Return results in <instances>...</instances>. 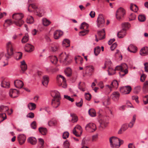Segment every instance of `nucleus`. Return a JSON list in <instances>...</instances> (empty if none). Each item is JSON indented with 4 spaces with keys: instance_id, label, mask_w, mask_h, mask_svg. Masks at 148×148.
I'll list each match as a JSON object with an SVG mask.
<instances>
[{
    "instance_id": "46",
    "label": "nucleus",
    "mask_w": 148,
    "mask_h": 148,
    "mask_svg": "<svg viewBox=\"0 0 148 148\" xmlns=\"http://www.w3.org/2000/svg\"><path fill=\"white\" fill-rule=\"evenodd\" d=\"M6 119V116L5 113L0 114V123Z\"/></svg>"
},
{
    "instance_id": "61",
    "label": "nucleus",
    "mask_w": 148,
    "mask_h": 148,
    "mask_svg": "<svg viewBox=\"0 0 148 148\" xmlns=\"http://www.w3.org/2000/svg\"><path fill=\"white\" fill-rule=\"evenodd\" d=\"M38 140L40 144L41 145V147L42 148H43V146L44 143V140L42 138H39L38 139Z\"/></svg>"
},
{
    "instance_id": "23",
    "label": "nucleus",
    "mask_w": 148,
    "mask_h": 148,
    "mask_svg": "<svg viewBox=\"0 0 148 148\" xmlns=\"http://www.w3.org/2000/svg\"><path fill=\"white\" fill-rule=\"evenodd\" d=\"M20 67L22 71L23 72L25 71L27 69V65L24 60H23L21 62Z\"/></svg>"
},
{
    "instance_id": "13",
    "label": "nucleus",
    "mask_w": 148,
    "mask_h": 148,
    "mask_svg": "<svg viewBox=\"0 0 148 148\" xmlns=\"http://www.w3.org/2000/svg\"><path fill=\"white\" fill-rule=\"evenodd\" d=\"M120 96V94L118 92H113L111 95L112 99L115 101H118Z\"/></svg>"
},
{
    "instance_id": "9",
    "label": "nucleus",
    "mask_w": 148,
    "mask_h": 148,
    "mask_svg": "<svg viewBox=\"0 0 148 148\" xmlns=\"http://www.w3.org/2000/svg\"><path fill=\"white\" fill-rule=\"evenodd\" d=\"M105 23V21L102 14H99L97 18V25L98 27H103Z\"/></svg>"
},
{
    "instance_id": "37",
    "label": "nucleus",
    "mask_w": 148,
    "mask_h": 148,
    "mask_svg": "<svg viewBox=\"0 0 148 148\" xmlns=\"http://www.w3.org/2000/svg\"><path fill=\"white\" fill-rule=\"evenodd\" d=\"M51 61V62L54 64L57 63L58 61V59L55 56H51L49 57Z\"/></svg>"
},
{
    "instance_id": "20",
    "label": "nucleus",
    "mask_w": 148,
    "mask_h": 148,
    "mask_svg": "<svg viewBox=\"0 0 148 148\" xmlns=\"http://www.w3.org/2000/svg\"><path fill=\"white\" fill-rule=\"evenodd\" d=\"M18 140L19 144L22 145L25 141L26 136L23 134H20L18 137Z\"/></svg>"
},
{
    "instance_id": "41",
    "label": "nucleus",
    "mask_w": 148,
    "mask_h": 148,
    "mask_svg": "<svg viewBox=\"0 0 148 148\" xmlns=\"http://www.w3.org/2000/svg\"><path fill=\"white\" fill-rule=\"evenodd\" d=\"M101 51V49L99 46H97L94 49V53L96 56H97L100 53Z\"/></svg>"
},
{
    "instance_id": "55",
    "label": "nucleus",
    "mask_w": 148,
    "mask_h": 148,
    "mask_svg": "<svg viewBox=\"0 0 148 148\" xmlns=\"http://www.w3.org/2000/svg\"><path fill=\"white\" fill-rule=\"evenodd\" d=\"M69 136V133L67 132H64L63 134L62 137L64 139H66Z\"/></svg>"
},
{
    "instance_id": "22",
    "label": "nucleus",
    "mask_w": 148,
    "mask_h": 148,
    "mask_svg": "<svg viewBox=\"0 0 148 148\" xmlns=\"http://www.w3.org/2000/svg\"><path fill=\"white\" fill-rule=\"evenodd\" d=\"M1 86L2 87L8 88L9 87L10 84L8 82H6L4 80V77H2L1 78Z\"/></svg>"
},
{
    "instance_id": "10",
    "label": "nucleus",
    "mask_w": 148,
    "mask_h": 148,
    "mask_svg": "<svg viewBox=\"0 0 148 148\" xmlns=\"http://www.w3.org/2000/svg\"><path fill=\"white\" fill-rule=\"evenodd\" d=\"M85 129L87 131L89 132H93L96 130V127L95 124L92 123H90L86 125Z\"/></svg>"
},
{
    "instance_id": "12",
    "label": "nucleus",
    "mask_w": 148,
    "mask_h": 148,
    "mask_svg": "<svg viewBox=\"0 0 148 148\" xmlns=\"http://www.w3.org/2000/svg\"><path fill=\"white\" fill-rule=\"evenodd\" d=\"M19 91L16 89H11L10 90L9 94L12 97L15 98L18 96Z\"/></svg>"
},
{
    "instance_id": "40",
    "label": "nucleus",
    "mask_w": 148,
    "mask_h": 148,
    "mask_svg": "<svg viewBox=\"0 0 148 148\" xmlns=\"http://www.w3.org/2000/svg\"><path fill=\"white\" fill-rule=\"evenodd\" d=\"M38 130L39 132L43 135H45L47 133V130L46 128L40 127Z\"/></svg>"
},
{
    "instance_id": "16",
    "label": "nucleus",
    "mask_w": 148,
    "mask_h": 148,
    "mask_svg": "<svg viewBox=\"0 0 148 148\" xmlns=\"http://www.w3.org/2000/svg\"><path fill=\"white\" fill-rule=\"evenodd\" d=\"M49 80V77L47 75L44 76L42 80V84L45 87H47Z\"/></svg>"
},
{
    "instance_id": "53",
    "label": "nucleus",
    "mask_w": 148,
    "mask_h": 148,
    "mask_svg": "<svg viewBox=\"0 0 148 148\" xmlns=\"http://www.w3.org/2000/svg\"><path fill=\"white\" fill-rule=\"evenodd\" d=\"M23 53L22 52H18L17 54V58L16 59L17 60H19L22 58Z\"/></svg>"
},
{
    "instance_id": "30",
    "label": "nucleus",
    "mask_w": 148,
    "mask_h": 148,
    "mask_svg": "<svg viewBox=\"0 0 148 148\" xmlns=\"http://www.w3.org/2000/svg\"><path fill=\"white\" fill-rule=\"evenodd\" d=\"M100 128L103 129L107 126L108 124V122L104 120H103L100 121Z\"/></svg>"
},
{
    "instance_id": "27",
    "label": "nucleus",
    "mask_w": 148,
    "mask_h": 148,
    "mask_svg": "<svg viewBox=\"0 0 148 148\" xmlns=\"http://www.w3.org/2000/svg\"><path fill=\"white\" fill-rule=\"evenodd\" d=\"M36 14L40 17H41L43 15L44 13V10L42 8H38L35 12Z\"/></svg>"
},
{
    "instance_id": "57",
    "label": "nucleus",
    "mask_w": 148,
    "mask_h": 148,
    "mask_svg": "<svg viewBox=\"0 0 148 148\" xmlns=\"http://www.w3.org/2000/svg\"><path fill=\"white\" fill-rule=\"evenodd\" d=\"M136 18V16L134 14H130L129 17V20L130 21H132L134 20Z\"/></svg>"
},
{
    "instance_id": "58",
    "label": "nucleus",
    "mask_w": 148,
    "mask_h": 148,
    "mask_svg": "<svg viewBox=\"0 0 148 148\" xmlns=\"http://www.w3.org/2000/svg\"><path fill=\"white\" fill-rule=\"evenodd\" d=\"M64 98L66 99H67L71 101V102H73L74 101L73 99L71 98L70 96L67 95H64Z\"/></svg>"
},
{
    "instance_id": "14",
    "label": "nucleus",
    "mask_w": 148,
    "mask_h": 148,
    "mask_svg": "<svg viewBox=\"0 0 148 148\" xmlns=\"http://www.w3.org/2000/svg\"><path fill=\"white\" fill-rule=\"evenodd\" d=\"M97 34L99 40H102L105 38L106 33L104 29H103L101 30L98 31Z\"/></svg>"
},
{
    "instance_id": "17",
    "label": "nucleus",
    "mask_w": 148,
    "mask_h": 148,
    "mask_svg": "<svg viewBox=\"0 0 148 148\" xmlns=\"http://www.w3.org/2000/svg\"><path fill=\"white\" fill-rule=\"evenodd\" d=\"M112 64V62L110 60H107L105 62L104 65H106L108 67V74L110 75H112L113 74L112 73H110V71L113 69L110 67Z\"/></svg>"
},
{
    "instance_id": "18",
    "label": "nucleus",
    "mask_w": 148,
    "mask_h": 148,
    "mask_svg": "<svg viewBox=\"0 0 148 148\" xmlns=\"http://www.w3.org/2000/svg\"><path fill=\"white\" fill-rule=\"evenodd\" d=\"M25 51L28 52H31L34 51V47L32 45L27 44L25 47Z\"/></svg>"
},
{
    "instance_id": "50",
    "label": "nucleus",
    "mask_w": 148,
    "mask_h": 148,
    "mask_svg": "<svg viewBox=\"0 0 148 148\" xmlns=\"http://www.w3.org/2000/svg\"><path fill=\"white\" fill-rule=\"evenodd\" d=\"M122 26L123 29H125V31H126L127 29L129 28L130 24L128 23H123L122 24Z\"/></svg>"
},
{
    "instance_id": "56",
    "label": "nucleus",
    "mask_w": 148,
    "mask_h": 148,
    "mask_svg": "<svg viewBox=\"0 0 148 148\" xmlns=\"http://www.w3.org/2000/svg\"><path fill=\"white\" fill-rule=\"evenodd\" d=\"M64 148H68L69 146V143L67 140H66L64 143Z\"/></svg>"
},
{
    "instance_id": "45",
    "label": "nucleus",
    "mask_w": 148,
    "mask_h": 148,
    "mask_svg": "<svg viewBox=\"0 0 148 148\" xmlns=\"http://www.w3.org/2000/svg\"><path fill=\"white\" fill-rule=\"evenodd\" d=\"M8 108L7 106L1 105L0 106V112H5L8 111Z\"/></svg>"
},
{
    "instance_id": "21",
    "label": "nucleus",
    "mask_w": 148,
    "mask_h": 148,
    "mask_svg": "<svg viewBox=\"0 0 148 148\" xmlns=\"http://www.w3.org/2000/svg\"><path fill=\"white\" fill-rule=\"evenodd\" d=\"M14 84L16 87L19 88H21L23 85V82L18 79L14 81Z\"/></svg>"
},
{
    "instance_id": "39",
    "label": "nucleus",
    "mask_w": 148,
    "mask_h": 148,
    "mask_svg": "<svg viewBox=\"0 0 148 148\" xmlns=\"http://www.w3.org/2000/svg\"><path fill=\"white\" fill-rule=\"evenodd\" d=\"M65 74L68 77H70L72 74L71 69L69 68H67L64 70Z\"/></svg>"
},
{
    "instance_id": "44",
    "label": "nucleus",
    "mask_w": 148,
    "mask_h": 148,
    "mask_svg": "<svg viewBox=\"0 0 148 148\" xmlns=\"http://www.w3.org/2000/svg\"><path fill=\"white\" fill-rule=\"evenodd\" d=\"M90 115L92 117H95L96 116V113L95 110L93 109H90L88 111Z\"/></svg>"
},
{
    "instance_id": "62",
    "label": "nucleus",
    "mask_w": 148,
    "mask_h": 148,
    "mask_svg": "<svg viewBox=\"0 0 148 148\" xmlns=\"http://www.w3.org/2000/svg\"><path fill=\"white\" fill-rule=\"evenodd\" d=\"M36 122L35 121H33L31 124V126L32 128L35 129L36 127Z\"/></svg>"
},
{
    "instance_id": "5",
    "label": "nucleus",
    "mask_w": 148,
    "mask_h": 148,
    "mask_svg": "<svg viewBox=\"0 0 148 148\" xmlns=\"http://www.w3.org/2000/svg\"><path fill=\"white\" fill-rule=\"evenodd\" d=\"M110 146L112 148H118L119 145H118L119 138L114 136H112L109 138Z\"/></svg>"
},
{
    "instance_id": "43",
    "label": "nucleus",
    "mask_w": 148,
    "mask_h": 148,
    "mask_svg": "<svg viewBox=\"0 0 148 148\" xmlns=\"http://www.w3.org/2000/svg\"><path fill=\"white\" fill-rule=\"evenodd\" d=\"M71 116L72 117L71 121L72 123L76 122L78 120L77 116L74 114H71Z\"/></svg>"
},
{
    "instance_id": "6",
    "label": "nucleus",
    "mask_w": 148,
    "mask_h": 148,
    "mask_svg": "<svg viewBox=\"0 0 148 148\" xmlns=\"http://www.w3.org/2000/svg\"><path fill=\"white\" fill-rule=\"evenodd\" d=\"M125 14L124 10L121 8H119L116 12V16L118 20L122 19L124 15Z\"/></svg>"
},
{
    "instance_id": "4",
    "label": "nucleus",
    "mask_w": 148,
    "mask_h": 148,
    "mask_svg": "<svg viewBox=\"0 0 148 148\" xmlns=\"http://www.w3.org/2000/svg\"><path fill=\"white\" fill-rule=\"evenodd\" d=\"M69 56L66 54L65 53H62L59 57L60 62L62 63L64 65H67L69 64L71 62V60H69L67 61L68 60Z\"/></svg>"
},
{
    "instance_id": "29",
    "label": "nucleus",
    "mask_w": 148,
    "mask_h": 148,
    "mask_svg": "<svg viewBox=\"0 0 148 148\" xmlns=\"http://www.w3.org/2000/svg\"><path fill=\"white\" fill-rule=\"evenodd\" d=\"M31 8H32L34 12H35L37 9L38 8L37 5L34 4H31L29 5L28 9V11L29 12H32V11L30 10Z\"/></svg>"
},
{
    "instance_id": "8",
    "label": "nucleus",
    "mask_w": 148,
    "mask_h": 148,
    "mask_svg": "<svg viewBox=\"0 0 148 148\" xmlns=\"http://www.w3.org/2000/svg\"><path fill=\"white\" fill-rule=\"evenodd\" d=\"M82 129L80 125H77L73 130V133L76 136L79 137L82 133Z\"/></svg>"
},
{
    "instance_id": "32",
    "label": "nucleus",
    "mask_w": 148,
    "mask_h": 148,
    "mask_svg": "<svg viewBox=\"0 0 148 148\" xmlns=\"http://www.w3.org/2000/svg\"><path fill=\"white\" fill-rule=\"evenodd\" d=\"M57 124V121L56 120H51L48 122V125L49 126H55Z\"/></svg>"
},
{
    "instance_id": "11",
    "label": "nucleus",
    "mask_w": 148,
    "mask_h": 148,
    "mask_svg": "<svg viewBox=\"0 0 148 148\" xmlns=\"http://www.w3.org/2000/svg\"><path fill=\"white\" fill-rule=\"evenodd\" d=\"M132 90V88L130 86H127L120 88V92L123 94H127L130 93Z\"/></svg>"
},
{
    "instance_id": "7",
    "label": "nucleus",
    "mask_w": 148,
    "mask_h": 148,
    "mask_svg": "<svg viewBox=\"0 0 148 148\" xmlns=\"http://www.w3.org/2000/svg\"><path fill=\"white\" fill-rule=\"evenodd\" d=\"M123 66H123H118L115 67V71L119 70L120 71L119 72V74L121 77L124 76L128 72V71L127 69H124Z\"/></svg>"
},
{
    "instance_id": "52",
    "label": "nucleus",
    "mask_w": 148,
    "mask_h": 148,
    "mask_svg": "<svg viewBox=\"0 0 148 148\" xmlns=\"http://www.w3.org/2000/svg\"><path fill=\"white\" fill-rule=\"evenodd\" d=\"M85 99L86 100H90L91 98V96L90 93H88L85 94Z\"/></svg>"
},
{
    "instance_id": "64",
    "label": "nucleus",
    "mask_w": 148,
    "mask_h": 148,
    "mask_svg": "<svg viewBox=\"0 0 148 148\" xmlns=\"http://www.w3.org/2000/svg\"><path fill=\"white\" fill-rule=\"evenodd\" d=\"M145 71L147 72H148V63L146 62L144 64Z\"/></svg>"
},
{
    "instance_id": "49",
    "label": "nucleus",
    "mask_w": 148,
    "mask_h": 148,
    "mask_svg": "<svg viewBox=\"0 0 148 148\" xmlns=\"http://www.w3.org/2000/svg\"><path fill=\"white\" fill-rule=\"evenodd\" d=\"M88 27V25L85 22H84L82 23L80 28L81 29H85L87 28Z\"/></svg>"
},
{
    "instance_id": "26",
    "label": "nucleus",
    "mask_w": 148,
    "mask_h": 148,
    "mask_svg": "<svg viewBox=\"0 0 148 148\" xmlns=\"http://www.w3.org/2000/svg\"><path fill=\"white\" fill-rule=\"evenodd\" d=\"M27 142L32 145H35L37 143L36 139L34 137H31L27 139Z\"/></svg>"
},
{
    "instance_id": "31",
    "label": "nucleus",
    "mask_w": 148,
    "mask_h": 148,
    "mask_svg": "<svg viewBox=\"0 0 148 148\" xmlns=\"http://www.w3.org/2000/svg\"><path fill=\"white\" fill-rule=\"evenodd\" d=\"M136 118V115H134L133 116V118L131 121L130 122V123H129L128 125V127H129L130 128H132L133 127L134 125L135 122Z\"/></svg>"
},
{
    "instance_id": "51",
    "label": "nucleus",
    "mask_w": 148,
    "mask_h": 148,
    "mask_svg": "<svg viewBox=\"0 0 148 148\" xmlns=\"http://www.w3.org/2000/svg\"><path fill=\"white\" fill-rule=\"evenodd\" d=\"M89 32L88 30H84L79 32V35L80 36H84L87 34Z\"/></svg>"
},
{
    "instance_id": "1",
    "label": "nucleus",
    "mask_w": 148,
    "mask_h": 148,
    "mask_svg": "<svg viewBox=\"0 0 148 148\" xmlns=\"http://www.w3.org/2000/svg\"><path fill=\"white\" fill-rule=\"evenodd\" d=\"M51 96L53 97L52 99L51 104L53 107L57 108L60 105V100L61 99L59 92L56 91H53L51 93Z\"/></svg>"
},
{
    "instance_id": "34",
    "label": "nucleus",
    "mask_w": 148,
    "mask_h": 148,
    "mask_svg": "<svg viewBox=\"0 0 148 148\" xmlns=\"http://www.w3.org/2000/svg\"><path fill=\"white\" fill-rule=\"evenodd\" d=\"M130 9L132 11L135 12H136L138 10V8L137 6L133 3H131L130 5Z\"/></svg>"
},
{
    "instance_id": "59",
    "label": "nucleus",
    "mask_w": 148,
    "mask_h": 148,
    "mask_svg": "<svg viewBox=\"0 0 148 148\" xmlns=\"http://www.w3.org/2000/svg\"><path fill=\"white\" fill-rule=\"evenodd\" d=\"M144 98L143 101L144 104L146 105L148 103V95L145 96Z\"/></svg>"
},
{
    "instance_id": "54",
    "label": "nucleus",
    "mask_w": 148,
    "mask_h": 148,
    "mask_svg": "<svg viewBox=\"0 0 148 148\" xmlns=\"http://www.w3.org/2000/svg\"><path fill=\"white\" fill-rule=\"evenodd\" d=\"M128 127L127 124H124L122 125L121 127L123 131H125L128 129Z\"/></svg>"
},
{
    "instance_id": "2",
    "label": "nucleus",
    "mask_w": 148,
    "mask_h": 148,
    "mask_svg": "<svg viewBox=\"0 0 148 148\" xmlns=\"http://www.w3.org/2000/svg\"><path fill=\"white\" fill-rule=\"evenodd\" d=\"M12 17L13 19L16 20L14 22L17 26L21 27L24 23V21L22 19L23 17V15L22 14H14L12 15Z\"/></svg>"
},
{
    "instance_id": "33",
    "label": "nucleus",
    "mask_w": 148,
    "mask_h": 148,
    "mask_svg": "<svg viewBox=\"0 0 148 148\" xmlns=\"http://www.w3.org/2000/svg\"><path fill=\"white\" fill-rule=\"evenodd\" d=\"M28 107L29 109L31 110H34L36 107V104L33 103H29L28 104Z\"/></svg>"
},
{
    "instance_id": "35",
    "label": "nucleus",
    "mask_w": 148,
    "mask_h": 148,
    "mask_svg": "<svg viewBox=\"0 0 148 148\" xmlns=\"http://www.w3.org/2000/svg\"><path fill=\"white\" fill-rule=\"evenodd\" d=\"M42 23L44 26H47L49 25L51 23V22L49 20L45 18L42 19Z\"/></svg>"
},
{
    "instance_id": "25",
    "label": "nucleus",
    "mask_w": 148,
    "mask_h": 148,
    "mask_svg": "<svg viewBox=\"0 0 148 148\" xmlns=\"http://www.w3.org/2000/svg\"><path fill=\"white\" fill-rule=\"evenodd\" d=\"M140 54L142 56H145L148 54V47H144L140 50Z\"/></svg>"
},
{
    "instance_id": "63",
    "label": "nucleus",
    "mask_w": 148,
    "mask_h": 148,
    "mask_svg": "<svg viewBox=\"0 0 148 148\" xmlns=\"http://www.w3.org/2000/svg\"><path fill=\"white\" fill-rule=\"evenodd\" d=\"M34 116V114L32 112H30L27 115V117L30 118H33Z\"/></svg>"
},
{
    "instance_id": "36",
    "label": "nucleus",
    "mask_w": 148,
    "mask_h": 148,
    "mask_svg": "<svg viewBox=\"0 0 148 148\" xmlns=\"http://www.w3.org/2000/svg\"><path fill=\"white\" fill-rule=\"evenodd\" d=\"M70 41L67 39H64L62 42V45L63 47H68L70 45Z\"/></svg>"
},
{
    "instance_id": "28",
    "label": "nucleus",
    "mask_w": 148,
    "mask_h": 148,
    "mask_svg": "<svg viewBox=\"0 0 148 148\" xmlns=\"http://www.w3.org/2000/svg\"><path fill=\"white\" fill-rule=\"evenodd\" d=\"M84 69H85V73L86 74H89L93 71L94 70V67L92 66H87L85 67Z\"/></svg>"
},
{
    "instance_id": "19",
    "label": "nucleus",
    "mask_w": 148,
    "mask_h": 148,
    "mask_svg": "<svg viewBox=\"0 0 148 148\" xmlns=\"http://www.w3.org/2000/svg\"><path fill=\"white\" fill-rule=\"evenodd\" d=\"M63 32L60 30H57L54 33V38L56 39H58L62 35Z\"/></svg>"
},
{
    "instance_id": "3",
    "label": "nucleus",
    "mask_w": 148,
    "mask_h": 148,
    "mask_svg": "<svg viewBox=\"0 0 148 148\" xmlns=\"http://www.w3.org/2000/svg\"><path fill=\"white\" fill-rule=\"evenodd\" d=\"M7 53L5 55V60L10 58L11 56L13 54V45L11 42H9L6 44Z\"/></svg>"
},
{
    "instance_id": "15",
    "label": "nucleus",
    "mask_w": 148,
    "mask_h": 148,
    "mask_svg": "<svg viewBox=\"0 0 148 148\" xmlns=\"http://www.w3.org/2000/svg\"><path fill=\"white\" fill-rule=\"evenodd\" d=\"M128 51L133 53H136L138 50L137 47L132 44H130L127 48Z\"/></svg>"
},
{
    "instance_id": "48",
    "label": "nucleus",
    "mask_w": 148,
    "mask_h": 148,
    "mask_svg": "<svg viewBox=\"0 0 148 148\" xmlns=\"http://www.w3.org/2000/svg\"><path fill=\"white\" fill-rule=\"evenodd\" d=\"M138 20L140 22H144L146 20V17L145 15H140L138 16Z\"/></svg>"
},
{
    "instance_id": "47",
    "label": "nucleus",
    "mask_w": 148,
    "mask_h": 148,
    "mask_svg": "<svg viewBox=\"0 0 148 148\" xmlns=\"http://www.w3.org/2000/svg\"><path fill=\"white\" fill-rule=\"evenodd\" d=\"M111 85L112 87L117 88L118 86V83L116 80H114L112 82Z\"/></svg>"
},
{
    "instance_id": "24",
    "label": "nucleus",
    "mask_w": 148,
    "mask_h": 148,
    "mask_svg": "<svg viewBox=\"0 0 148 148\" xmlns=\"http://www.w3.org/2000/svg\"><path fill=\"white\" fill-rule=\"evenodd\" d=\"M118 37L119 38H122L126 35V31L125 29H123L117 33Z\"/></svg>"
},
{
    "instance_id": "42",
    "label": "nucleus",
    "mask_w": 148,
    "mask_h": 148,
    "mask_svg": "<svg viewBox=\"0 0 148 148\" xmlns=\"http://www.w3.org/2000/svg\"><path fill=\"white\" fill-rule=\"evenodd\" d=\"M29 40V36L27 34H26L25 36H24L21 40L22 43H25L27 42Z\"/></svg>"
},
{
    "instance_id": "38",
    "label": "nucleus",
    "mask_w": 148,
    "mask_h": 148,
    "mask_svg": "<svg viewBox=\"0 0 148 148\" xmlns=\"http://www.w3.org/2000/svg\"><path fill=\"white\" fill-rule=\"evenodd\" d=\"M26 22L28 23H33L34 22V18L31 16H28L26 20Z\"/></svg>"
},
{
    "instance_id": "60",
    "label": "nucleus",
    "mask_w": 148,
    "mask_h": 148,
    "mask_svg": "<svg viewBox=\"0 0 148 148\" xmlns=\"http://www.w3.org/2000/svg\"><path fill=\"white\" fill-rule=\"evenodd\" d=\"M5 24H7L8 26H10L12 24V22L11 20L8 19L5 21Z\"/></svg>"
}]
</instances>
